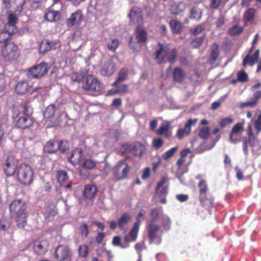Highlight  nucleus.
Wrapping results in <instances>:
<instances>
[{
	"instance_id": "nucleus-1",
	"label": "nucleus",
	"mask_w": 261,
	"mask_h": 261,
	"mask_svg": "<svg viewBox=\"0 0 261 261\" xmlns=\"http://www.w3.org/2000/svg\"><path fill=\"white\" fill-rule=\"evenodd\" d=\"M27 204L21 199L13 200L9 205V210L13 218L15 219L17 226L23 228L27 224Z\"/></svg>"
},
{
	"instance_id": "nucleus-2",
	"label": "nucleus",
	"mask_w": 261,
	"mask_h": 261,
	"mask_svg": "<svg viewBox=\"0 0 261 261\" xmlns=\"http://www.w3.org/2000/svg\"><path fill=\"white\" fill-rule=\"evenodd\" d=\"M17 176L18 180L22 184L30 185L33 180V169L29 165L21 164L17 168Z\"/></svg>"
},
{
	"instance_id": "nucleus-3",
	"label": "nucleus",
	"mask_w": 261,
	"mask_h": 261,
	"mask_svg": "<svg viewBox=\"0 0 261 261\" xmlns=\"http://www.w3.org/2000/svg\"><path fill=\"white\" fill-rule=\"evenodd\" d=\"M146 40L147 32L145 30L138 27L135 35L130 38L129 46L134 51H138L141 49L142 44L145 43Z\"/></svg>"
},
{
	"instance_id": "nucleus-4",
	"label": "nucleus",
	"mask_w": 261,
	"mask_h": 261,
	"mask_svg": "<svg viewBox=\"0 0 261 261\" xmlns=\"http://www.w3.org/2000/svg\"><path fill=\"white\" fill-rule=\"evenodd\" d=\"M177 51L175 49L163 48L162 46L156 51L155 59L159 64L168 61L173 64L176 60Z\"/></svg>"
},
{
	"instance_id": "nucleus-5",
	"label": "nucleus",
	"mask_w": 261,
	"mask_h": 261,
	"mask_svg": "<svg viewBox=\"0 0 261 261\" xmlns=\"http://www.w3.org/2000/svg\"><path fill=\"white\" fill-rule=\"evenodd\" d=\"M130 169V167L124 160L119 161L112 169L114 177L117 180L125 178Z\"/></svg>"
},
{
	"instance_id": "nucleus-6",
	"label": "nucleus",
	"mask_w": 261,
	"mask_h": 261,
	"mask_svg": "<svg viewBox=\"0 0 261 261\" xmlns=\"http://www.w3.org/2000/svg\"><path fill=\"white\" fill-rule=\"evenodd\" d=\"M148 232L150 243L159 245L161 243L162 230L158 225L150 222L148 224Z\"/></svg>"
},
{
	"instance_id": "nucleus-7",
	"label": "nucleus",
	"mask_w": 261,
	"mask_h": 261,
	"mask_svg": "<svg viewBox=\"0 0 261 261\" xmlns=\"http://www.w3.org/2000/svg\"><path fill=\"white\" fill-rule=\"evenodd\" d=\"M47 70V64L44 62H41L29 68L27 71V76L30 79H39L44 75Z\"/></svg>"
},
{
	"instance_id": "nucleus-8",
	"label": "nucleus",
	"mask_w": 261,
	"mask_h": 261,
	"mask_svg": "<svg viewBox=\"0 0 261 261\" xmlns=\"http://www.w3.org/2000/svg\"><path fill=\"white\" fill-rule=\"evenodd\" d=\"M248 144L252 148V151L256 154H259L261 152V145L259 141L254 136H251L249 139L245 138L243 142V150L246 155L248 154Z\"/></svg>"
},
{
	"instance_id": "nucleus-9",
	"label": "nucleus",
	"mask_w": 261,
	"mask_h": 261,
	"mask_svg": "<svg viewBox=\"0 0 261 261\" xmlns=\"http://www.w3.org/2000/svg\"><path fill=\"white\" fill-rule=\"evenodd\" d=\"M25 0H3L4 7L11 12L19 13L22 10Z\"/></svg>"
},
{
	"instance_id": "nucleus-10",
	"label": "nucleus",
	"mask_w": 261,
	"mask_h": 261,
	"mask_svg": "<svg viewBox=\"0 0 261 261\" xmlns=\"http://www.w3.org/2000/svg\"><path fill=\"white\" fill-rule=\"evenodd\" d=\"M83 88L89 92H99L102 89V86L94 75L89 74L86 77Z\"/></svg>"
},
{
	"instance_id": "nucleus-11",
	"label": "nucleus",
	"mask_w": 261,
	"mask_h": 261,
	"mask_svg": "<svg viewBox=\"0 0 261 261\" xmlns=\"http://www.w3.org/2000/svg\"><path fill=\"white\" fill-rule=\"evenodd\" d=\"M54 256L58 261H71L72 259L71 253L68 247L62 245L56 248Z\"/></svg>"
},
{
	"instance_id": "nucleus-12",
	"label": "nucleus",
	"mask_w": 261,
	"mask_h": 261,
	"mask_svg": "<svg viewBox=\"0 0 261 261\" xmlns=\"http://www.w3.org/2000/svg\"><path fill=\"white\" fill-rule=\"evenodd\" d=\"M17 47L12 43L7 44L2 48V52L4 59L7 61H12L17 57Z\"/></svg>"
},
{
	"instance_id": "nucleus-13",
	"label": "nucleus",
	"mask_w": 261,
	"mask_h": 261,
	"mask_svg": "<svg viewBox=\"0 0 261 261\" xmlns=\"http://www.w3.org/2000/svg\"><path fill=\"white\" fill-rule=\"evenodd\" d=\"M17 162L13 156H9L5 160L3 169L7 176H11L14 174L16 170Z\"/></svg>"
},
{
	"instance_id": "nucleus-14",
	"label": "nucleus",
	"mask_w": 261,
	"mask_h": 261,
	"mask_svg": "<svg viewBox=\"0 0 261 261\" xmlns=\"http://www.w3.org/2000/svg\"><path fill=\"white\" fill-rule=\"evenodd\" d=\"M51 182L45 178H41V182L35 191V195L38 197H42L46 195L51 189Z\"/></svg>"
},
{
	"instance_id": "nucleus-15",
	"label": "nucleus",
	"mask_w": 261,
	"mask_h": 261,
	"mask_svg": "<svg viewBox=\"0 0 261 261\" xmlns=\"http://www.w3.org/2000/svg\"><path fill=\"white\" fill-rule=\"evenodd\" d=\"M116 70V64L112 59L107 60L102 65L100 74L105 76L112 75Z\"/></svg>"
},
{
	"instance_id": "nucleus-16",
	"label": "nucleus",
	"mask_w": 261,
	"mask_h": 261,
	"mask_svg": "<svg viewBox=\"0 0 261 261\" xmlns=\"http://www.w3.org/2000/svg\"><path fill=\"white\" fill-rule=\"evenodd\" d=\"M63 143V141L59 142L48 141L44 147V149L48 153H54L58 150L61 152H64L66 151L65 148H62L61 146Z\"/></svg>"
},
{
	"instance_id": "nucleus-17",
	"label": "nucleus",
	"mask_w": 261,
	"mask_h": 261,
	"mask_svg": "<svg viewBox=\"0 0 261 261\" xmlns=\"http://www.w3.org/2000/svg\"><path fill=\"white\" fill-rule=\"evenodd\" d=\"M48 242L46 240L35 241L34 244V252L39 255H44L48 250Z\"/></svg>"
},
{
	"instance_id": "nucleus-18",
	"label": "nucleus",
	"mask_w": 261,
	"mask_h": 261,
	"mask_svg": "<svg viewBox=\"0 0 261 261\" xmlns=\"http://www.w3.org/2000/svg\"><path fill=\"white\" fill-rule=\"evenodd\" d=\"M256 10L254 8H249L244 13L243 22L245 26L254 25L255 24Z\"/></svg>"
},
{
	"instance_id": "nucleus-19",
	"label": "nucleus",
	"mask_w": 261,
	"mask_h": 261,
	"mask_svg": "<svg viewBox=\"0 0 261 261\" xmlns=\"http://www.w3.org/2000/svg\"><path fill=\"white\" fill-rule=\"evenodd\" d=\"M85 156L81 148H76L72 151L69 158L70 162L77 165L84 160Z\"/></svg>"
},
{
	"instance_id": "nucleus-20",
	"label": "nucleus",
	"mask_w": 261,
	"mask_h": 261,
	"mask_svg": "<svg viewBox=\"0 0 261 261\" xmlns=\"http://www.w3.org/2000/svg\"><path fill=\"white\" fill-rule=\"evenodd\" d=\"M128 17L130 21L134 23L141 24L143 21L141 10L138 7H133L128 14Z\"/></svg>"
},
{
	"instance_id": "nucleus-21",
	"label": "nucleus",
	"mask_w": 261,
	"mask_h": 261,
	"mask_svg": "<svg viewBox=\"0 0 261 261\" xmlns=\"http://www.w3.org/2000/svg\"><path fill=\"white\" fill-rule=\"evenodd\" d=\"M83 19V15L82 11L77 10L72 13L67 20V25L68 27H71L76 24H80Z\"/></svg>"
},
{
	"instance_id": "nucleus-22",
	"label": "nucleus",
	"mask_w": 261,
	"mask_h": 261,
	"mask_svg": "<svg viewBox=\"0 0 261 261\" xmlns=\"http://www.w3.org/2000/svg\"><path fill=\"white\" fill-rule=\"evenodd\" d=\"M33 124V122L32 118L30 117L24 116L20 117L18 119L16 122L15 125L17 128L25 129L30 127Z\"/></svg>"
},
{
	"instance_id": "nucleus-23",
	"label": "nucleus",
	"mask_w": 261,
	"mask_h": 261,
	"mask_svg": "<svg viewBox=\"0 0 261 261\" xmlns=\"http://www.w3.org/2000/svg\"><path fill=\"white\" fill-rule=\"evenodd\" d=\"M132 216L127 213H123L118 219L117 221L118 225L121 230L126 231L127 228L128 223L131 221Z\"/></svg>"
},
{
	"instance_id": "nucleus-24",
	"label": "nucleus",
	"mask_w": 261,
	"mask_h": 261,
	"mask_svg": "<svg viewBox=\"0 0 261 261\" xmlns=\"http://www.w3.org/2000/svg\"><path fill=\"white\" fill-rule=\"evenodd\" d=\"M95 8L101 15L106 14L109 10V0H96Z\"/></svg>"
},
{
	"instance_id": "nucleus-25",
	"label": "nucleus",
	"mask_w": 261,
	"mask_h": 261,
	"mask_svg": "<svg viewBox=\"0 0 261 261\" xmlns=\"http://www.w3.org/2000/svg\"><path fill=\"white\" fill-rule=\"evenodd\" d=\"M13 13L10 12L8 16V23H4V26L16 33L17 30L15 25L18 22V17L17 14Z\"/></svg>"
},
{
	"instance_id": "nucleus-26",
	"label": "nucleus",
	"mask_w": 261,
	"mask_h": 261,
	"mask_svg": "<svg viewBox=\"0 0 261 261\" xmlns=\"http://www.w3.org/2000/svg\"><path fill=\"white\" fill-rule=\"evenodd\" d=\"M31 87L26 80H22L18 82L15 85V90L18 94H24L29 91Z\"/></svg>"
},
{
	"instance_id": "nucleus-27",
	"label": "nucleus",
	"mask_w": 261,
	"mask_h": 261,
	"mask_svg": "<svg viewBox=\"0 0 261 261\" xmlns=\"http://www.w3.org/2000/svg\"><path fill=\"white\" fill-rule=\"evenodd\" d=\"M259 55V50L257 49L253 55L248 54L243 61V65L245 67L249 64L252 66L256 62L258 61Z\"/></svg>"
},
{
	"instance_id": "nucleus-28",
	"label": "nucleus",
	"mask_w": 261,
	"mask_h": 261,
	"mask_svg": "<svg viewBox=\"0 0 261 261\" xmlns=\"http://www.w3.org/2000/svg\"><path fill=\"white\" fill-rule=\"evenodd\" d=\"M15 33L14 31L5 27L4 23L2 21V23L0 25V43L7 41L10 36Z\"/></svg>"
},
{
	"instance_id": "nucleus-29",
	"label": "nucleus",
	"mask_w": 261,
	"mask_h": 261,
	"mask_svg": "<svg viewBox=\"0 0 261 261\" xmlns=\"http://www.w3.org/2000/svg\"><path fill=\"white\" fill-rule=\"evenodd\" d=\"M244 130L243 125L240 123H237L235 124L231 130L229 135V140L231 143H237L239 140L236 138L234 137V135H238L241 133Z\"/></svg>"
},
{
	"instance_id": "nucleus-30",
	"label": "nucleus",
	"mask_w": 261,
	"mask_h": 261,
	"mask_svg": "<svg viewBox=\"0 0 261 261\" xmlns=\"http://www.w3.org/2000/svg\"><path fill=\"white\" fill-rule=\"evenodd\" d=\"M173 77L174 82L181 83L185 80L186 74L181 68L177 67L173 70Z\"/></svg>"
},
{
	"instance_id": "nucleus-31",
	"label": "nucleus",
	"mask_w": 261,
	"mask_h": 261,
	"mask_svg": "<svg viewBox=\"0 0 261 261\" xmlns=\"http://www.w3.org/2000/svg\"><path fill=\"white\" fill-rule=\"evenodd\" d=\"M139 228V226H138V223H135L128 234L124 238L126 242L129 243L130 242L135 241L136 240Z\"/></svg>"
},
{
	"instance_id": "nucleus-32",
	"label": "nucleus",
	"mask_w": 261,
	"mask_h": 261,
	"mask_svg": "<svg viewBox=\"0 0 261 261\" xmlns=\"http://www.w3.org/2000/svg\"><path fill=\"white\" fill-rule=\"evenodd\" d=\"M97 191V187L95 185H87L85 186L84 196L86 198L91 199L95 196Z\"/></svg>"
},
{
	"instance_id": "nucleus-33",
	"label": "nucleus",
	"mask_w": 261,
	"mask_h": 261,
	"mask_svg": "<svg viewBox=\"0 0 261 261\" xmlns=\"http://www.w3.org/2000/svg\"><path fill=\"white\" fill-rule=\"evenodd\" d=\"M52 47L51 42L48 39H44L40 44L39 51L40 53L45 54L50 50Z\"/></svg>"
},
{
	"instance_id": "nucleus-34",
	"label": "nucleus",
	"mask_w": 261,
	"mask_h": 261,
	"mask_svg": "<svg viewBox=\"0 0 261 261\" xmlns=\"http://www.w3.org/2000/svg\"><path fill=\"white\" fill-rule=\"evenodd\" d=\"M145 150V146L140 143H136L134 144L132 152L136 156H141Z\"/></svg>"
},
{
	"instance_id": "nucleus-35",
	"label": "nucleus",
	"mask_w": 261,
	"mask_h": 261,
	"mask_svg": "<svg viewBox=\"0 0 261 261\" xmlns=\"http://www.w3.org/2000/svg\"><path fill=\"white\" fill-rule=\"evenodd\" d=\"M128 75V70L125 68L121 69L119 72L118 77L116 81L112 84L114 86H117L119 83L122 82L126 79Z\"/></svg>"
},
{
	"instance_id": "nucleus-36",
	"label": "nucleus",
	"mask_w": 261,
	"mask_h": 261,
	"mask_svg": "<svg viewBox=\"0 0 261 261\" xmlns=\"http://www.w3.org/2000/svg\"><path fill=\"white\" fill-rule=\"evenodd\" d=\"M170 26L173 33H179L182 27V25L179 21L172 19L170 21Z\"/></svg>"
},
{
	"instance_id": "nucleus-37",
	"label": "nucleus",
	"mask_w": 261,
	"mask_h": 261,
	"mask_svg": "<svg viewBox=\"0 0 261 261\" xmlns=\"http://www.w3.org/2000/svg\"><path fill=\"white\" fill-rule=\"evenodd\" d=\"M56 177L58 182L61 185H63L68 180V176L67 172L64 170H59L56 174Z\"/></svg>"
},
{
	"instance_id": "nucleus-38",
	"label": "nucleus",
	"mask_w": 261,
	"mask_h": 261,
	"mask_svg": "<svg viewBox=\"0 0 261 261\" xmlns=\"http://www.w3.org/2000/svg\"><path fill=\"white\" fill-rule=\"evenodd\" d=\"M169 126L168 123H162L159 128L156 130V133L160 135H165L166 137L168 138L170 136V134H169Z\"/></svg>"
},
{
	"instance_id": "nucleus-39",
	"label": "nucleus",
	"mask_w": 261,
	"mask_h": 261,
	"mask_svg": "<svg viewBox=\"0 0 261 261\" xmlns=\"http://www.w3.org/2000/svg\"><path fill=\"white\" fill-rule=\"evenodd\" d=\"M60 14L58 11H49L45 15V18L46 20L53 22L60 18Z\"/></svg>"
},
{
	"instance_id": "nucleus-40",
	"label": "nucleus",
	"mask_w": 261,
	"mask_h": 261,
	"mask_svg": "<svg viewBox=\"0 0 261 261\" xmlns=\"http://www.w3.org/2000/svg\"><path fill=\"white\" fill-rule=\"evenodd\" d=\"M57 213L55 205H51L46 206L43 211L44 217L46 219H49L54 217Z\"/></svg>"
},
{
	"instance_id": "nucleus-41",
	"label": "nucleus",
	"mask_w": 261,
	"mask_h": 261,
	"mask_svg": "<svg viewBox=\"0 0 261 261\" xmlns=\"http://www.w3.org/2000/svg\"><path fill=\"white\" fill-rule=\"evenodd\" d=\"M202 14V11L198 7H195L191 9L190 17L192 19H196L198 21L201 19Z\"/></svg>"
},
{
	"instance_id": "nucleus-42",
	"label": "nucleus",
	"mask_w": 261,
	"mask_h": 261,
	"mask_svg": "<svg viewBox=\"0 0 261 261\" xmlns=\"http://www.w3.org/2000/svg\"><path fill=\"white\" fill-rule=\"evenodd\" d=\"M198 187L199 188L200 199L204 201L207 191L206 181L204 180H201L198 184Z\"/></svg>"
},
{
	"instance_id": "nucleus-43",
	"label": "nucleus",
	"mask_w": 261,
	"mask_h": 261,
	"mask_svg": "<svg viewBox=\"0 0 261 261\" xmlns=\"http://www.w3.org/2000/svg\"><path fill=\"white\" fill-rule=\"evenodd\" d=\"M205 28L204 23H200L191 28L190 33L192 35H197L203 32Z\"/></svg>"
},
{
	"instance_id": "nucleus-44",
	"label": "nucleus",
	"mask_w": 261,
	"mask_h": 261,
	"mask_svg": "<svg viewBox=\"0 0 261 261\" xmlns=\"http://www.w3.org/2000/svg\"><path fill=\"white\" fill-rule=\"evenodd\" d=\"M107 47L108 49L112 52H114L118 48L119 45V40L113 39L107 42Z\"/></svg>"
},
{
	"instance_id": "nucleus-45",
	"label": "nucleus",
	"mask_w": 261,
	"mask_h": 261,
	"mask_svg": "<svg viewBox=\"0 0 261 261\" xmlns=\"http://www.w3.org/2000/svg\"><path fill=\"white\" fill-rule=\"evenodd\" d=\"M205 34H203L201 37H196L192 41V45L194 48H199L203 43L205 38Z\"/></svg>"
},
{
	"instance_id": "nucleus-46",
	"label": "nucleus",
	"mask_w": 261,
	"mask_h": 261,
	"mask_svg": "<svg viewBox=\"0 0 261 261\" xmlns=\"http://www.w3.org/2000/svg\"><path fill=\"white\" fill-rule=\"evenodd\" d=\"M243 31L242 27L239 25H235L229 28V34L231 36H236L240 34Z\"/></svg>"
},
{
	"instance_id": "nucleus-47",
	"label": "nucleus",
	"mask_w": 261,
	"mask_h": 261,
	"mask_svg": "<svg viewBox=\"0 0 261 261\" xmlns=\"http://www.w3.org/2000/svg\"><path fill=\"white\" fill-rule=\"evenodd\" d=\"M161 219L163 228L167 230H169L171 226V221L169 217L166 215H162Z\"/></svg>"
},
{
	"instance_id": "nucleus-48",
	"label": "nucleus",
	"mask_w": 261,
	"mask_h": 261,
	"mask_svg": "<svg viewBox=\"0 0 261 261\" xmlns=\"http://www.w3.org/2000/svg\"><path fill=\"white\" fill-rule=\"evenodd\" d=\"M55 108L54 105L48 106L45 110L44 115L46 118H51L55 115Z\"/></svg>"
},
{
	"instance_id": "nucleus-49",
	"label": "nucleus",
	"mask_w": 261,
	"mask_h": 261,
	"mask_svg": "<svg viewBox=\"0 0 261 261\" xmlns=\"http://www.w3.org/2000/svg\"><path fill=\"white\" fill-rule=\"evenodd\" d=\"M177 149L178 147L177 146L170 148L162 154V158L165 160H168L173 156V155L177 151Z\"/></svg>"
},
{
	"instance_id": "nucleus-50",
	"label": "nucleus",
	"mask_w": 261,
	"mask_h": 261,
	"mask_svg": "<svg viewBox=\"0 0 261 261\" xmlns=\"http://www.w3.org/2000/svg\"><path fill=\"white\" fill-rule=\"evenodd\" d=\"M23 113L27 117H30L33 112V108L29 102H25L23 106Z\"/></svg>"
},
{
	"instance_id": "nucleus-51",
	"label": "nucleus",
	"mask_w": 261,
	"mask_h": 261,
	"mask_svg": "<svg viewBox=\"0 0 261 261\" xmlns=\"http://www.w3.org/2000/svg\"><path fill=\"white\" fill-rule=\"evenodd\" d=\"M156 194L161 198L165 197L168 193V187L167 186L164 187L160 186L159 189H158V186H156Z\"/></svg>"
},
{
	"instance_id": "nucleus-52",
	"label": "nucleus",
	"mask_w": 261,
	"mask_h": 261,
	"mask_svg": "<svg viewBox=\"0 0 261 261\" xmlns=\"http://www.w3.org/2000/svg\"><path fill=\"white\" fill-rule=\"evenodd\" d=\"M237 78L239 82L244 83L248 80V74L244 70L239 71L237 73Z\"/></svg>"
},
{
	"instance_id": "nucleus-53",
	"label": "nucleus",
	"mask_w": 261,
	"mask_h": 261,
	"mask_svg": "<svg viewBox=\"0 0 261 261\" xmlns=\"http://www.w3.org/2000/svg\"><path fill=\"white\" fill-rule=\"evenodd\" d=\"M96 163L91 159L84 160V162L82 164L83 167L88 169H93Z\"/></svg>"
},
{
	"instance_id": "nucleus-54",
	"label": "nucleus",
	"mask_w": 261,
	"mask_h": 261,
	"mask_svg": "<svg viewBox=\"0 0 261 261\" xmlns=\"http://www.w3.org/2000/svg\"><path fill=\"white\" fill-rule=\"evenodd\" d=\"M79 255L83 257H86L88 253V247L86 245H80L78 248Z\"/></svg>"
},
{
	"instance_id": "nucleus-55",
	"label": "nucleus",
	"mask_w": 261,
	"mask_h": 261,
	"mask_svg": "<svg viewBox=\"0 0 261 261\" xmlns=\"http://www.w3.org/2000/svg\"><path fill=\"white\" fill-rule=\"evenodd\" d=\"M199 136L203 139L208 138L210 135V129L208 127H203L201 128L198 134Z\"/></svg>"
},
{
	"instance_id": "nucleus-56",
	"label": "nucleus",
	"mask_w": 261,
	"mask_h": 261,
	"mask_svg": "<svg viewBox=\"0 0 261 261\" xmlns=\"http://www.w3.org/2000/svg\"><path fill=\"white\" fill-rule=\"evenodd\" d=\"M128 87L126 84H122L118 87V88L114 90L113 93H118L120 94H122L128 92Z\"/></svg>"
},
{
	"instance_id": "nucleus-57",
	"label": "nucleus",
	"mask_w": 261,
	"mask_h": 261,
	"mask_svg": "<svg viewBox=\"0 0 261 261\" xmlns=\"http://www.w3.org/2000/svg\"><path fill=\"white\" fill-rule=\"evenodd\" d=\"M233 122V119L230 117H227L222 119L219 122V125L221 128H224L230 124H231Z\"/></svg>"
},
{
	"instance_id": "nucleus-58",
	"label": "nucleus",
	"mask_w": 261,
	"mask_h": 261,
	"mask_svg": "<svg viewBox=\"0 0 261 261\" xmlns=\"http://www.w3.org/2000/svg\"><path fill=\"white\" fill-rule=\"evenodd\" d=\"M218 45L216 44H214L212 49L211 59L213 61H215L218 56Z\"/></svg>"
},
{
	"instance_id": "nucleus-59",
	"label": "nucleus",
	"mask_w": 261,
	"mask_h": 261,
	"mask_svg": "<svg viewBox=\"0 0 261 261\" xmlns=\"http://www.w3.org/2000/svg\"><path fill=\"white\" fill-rule=\"evenodd\" d=\"M257 104L256 100H252L251 101H246L245 102L241 103L240 105L241 108H244L245 107L253 108Z\"/></svg>"
},
{
	"instance_id": "nucleus-60",
	"label": "nucleus",
	"mask_w": 261,
	"mask_h": 261,
	"mask_svg": "<svg viewBox=\"0 0 261 261\" xmlns=\"http://www.w3.org/2000/svg\"><path fill=\"white\" fill-rule=\"evenodd\" d=\"M197 121V119H190L186 123L185 127L188 132H191V127L195 126Z\"/></svg>"
},
{
	"instance_id": "nucleus-61",
	"label": "nucleus",
	"mask_w": 261,
	"mask_h": 261,
	"mask_svg": "<svg viewBox=\"0 0 261 261\" xmlns=\"http://www.w3.org/2000/svg\"><path fill=\"white\" fill-rule=\"evenodd\" d=\"M222 0H211L210 7L211 9H216L222 4Z\"/></svg>"
},
{
	"instance_id": "nucleus-62",
	"label": "nucleus",
	"mask_w": 261,
	"mask_h": 261,
	"mask_svg": "<svg viewBox=\"0 0 261 261\" xmlns=\"http://www.w3.org/2000/svg\"><path fill=\"white\" fill-rule=\"evenodd\" d=\"M10 226L9 222L5 219H2L0 221V229L5 231L7 230Z\"/></svg>"
},
{
	"instance_id": "nucleus-63",
	"label": "nucleus",
	"mask_w": 261,
	"mask_h": 261,
	"mask_svg": "<svg viewBox=\"0 0 261 261\" xmlns=\"http://www.w3.org/2000/svg\"><path fill=\"white\" fill-rule=\"evenodd\" d=\"M190 132H188L186 128H179L177 132V136L179 139L182 138L185 135H188Z\"/></svg>"
},
{
	"instance_id": "nucleus-64",
	"label": "nucleus",
	"mask_w": 261,
	"mask_h": 261,
	"mask_svg": "<svg viewBox=\"0 0 261 261\" xmlns=\"http://www.w3.org/2000/svg\"><path fill=\"white\" fill-rule=\"evenodd\" d=\"M254 126L258 132L261 130V114L258 115L257 119L254 121Z\"/></svg>"
}]
</instances>
